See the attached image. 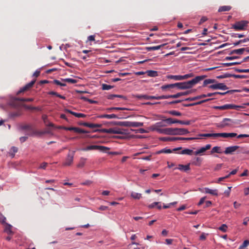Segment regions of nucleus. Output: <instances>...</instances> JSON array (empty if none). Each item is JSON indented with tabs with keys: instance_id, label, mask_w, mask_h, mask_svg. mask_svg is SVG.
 I'll use <instances>...</instances> for the list:
<instances>
[{
	"instance_id": "obj_1",
	"label": "nucleus",
	"mask_w": 249,
	"mask_h": 249,
	"mask_svg": "<svg viewBox=\"0 0 249 249\" xmlns=\"http://www.w3.org/2000/svg\"><path fill=\"white\" fill-rule=\"evenodd\" d=\"M207 75H202L195 77L191 80L175 83V87L178 89H186L193 88L195 85L201 81L204 80Z\"/></svg>"
},
{
	"instance_id": "obj_2",
	"label": "nucleus",
	"mask_w": 249,
	"mask_h": 249,
	"mask_svg": "<svg viewBox=\"0 0 249 249\" xmlns=\"http://www.w3.org/2000/svg\"><path fill=\"white\" fill-rule=\"evenodd\" d=\"M165 126L162 124V122H158L155 125L153 126L152 130L155 131L159 133L163 134L165 135H172L173 128H160V127Z\"/></svg>"
},
{
	"instance_id": "obj_3",
	"label": "nucleus",
	"mask_w": 249,
	"mask_h": 249,
	"mask_svg": "<svg viewBox=\"0 0 249 249\" xmlns=\"http://www.w3.org/2000/svg\"><path fill=\"white\" fill-rule=\"evenodd\" d=\"M93 132H100L109 134H128L127 131L125 129L119 128H110L109 129L103 128L101 129H96Z\"/></svg>"
},
{
	"instance_id": "obj_4",
	"label": "nucleus",
	"mask_w": 249,
	"mask_h": 249,
	"mask_svg": "<svg viewBox=\"0 0 249 249\" xmlns=\"http://www.w3.org/2000/svg\"><path fill=\"white\" fill-rule=\"evenodd\" d=\"M249 24V21L247 20H241L236 22L231 26V29L236 31H243L247 29Z\"/></svg>"
},
{
	"instance_id": "obj_5",
	"label": "nucleus",
	"mask_w": 249,
	"mask_h": 249,
	"mask_svg": "<svg viewBox=\"0 0 249 249\" xmlns=\"http://www.w3.org/2000/svg\"><path fill=\"white\" fill-rule=\"evenodd\" d=\"M197 138H183V137H165L160 138L161 141L164 142H174L178 140H193L197 139Z\"/></svg>"
},
{
	"instance_id": "obj_6",
	"label": "nucleus",
	"mask_w": 249,
	"mask_h": 249,
	"mask_svg": "<svg viewBox=\"0 0 249 249\" xmlns=\"http://www.w3.org/2000/svg\"><path fill=\"white\" fill-rule=\"evenodd\" d=\"M242 106H236L232 104H226L221 106H215L214 107L215 109L220 110H226V109H235L239 110L240 108H243Z\"/></svg>"
},
{
	"instance_id": "obj_7",
	"label": "nucleus",
	"mask_w": 249,
	"mask_h": 249,
	"mask_svg": "<svg viewBox=\"0 0 249 249\" xmlns=\"http://www.w3.org/2000/svg\"><path fill=\"white\" fill-rule=\"evenodd\" d=\"M75 151H71L69 152L67 155V158L65 160V161L63 163V165L64 166H70L73 162L74 155Z\"/></svg>"
},
{
	"instance_id": "obj_8",
	"label": "nucleus",
	"mask_w": 249,
	"mask_h": 249,
	"mask_svg": "<svg viewBox=\"0 0 249 249\" xmlns=\"http://www.w3.org/2000/svg\"><path fill=\"white\" fill-rule=\"evenodd\" d=\"M108 149H109L108 148L104 146L93 145L87 146L86 148L83 149V150L88 151L92 150H99L100 151H105L106 150Z\"/></svg>"
},
{
	"instance_id": "obj_9",
	"label": "nucleus",
	"mask_w": 249,
	"mask_h": 249,
	"mask_svg": "<svg viewBox=\"0 0 249 249\" xmlns=\"http://www.w3.org/2000/svg\"><path fill=\"white\" fill-rule=\"evenodd\" d=\"M189 133L185 128H173L172 135H183Z\"/></svg>"
},
{
	"instance_id": "obj_10",
	"label": "nucleus",
	"mask_w": 249,
	"mask_h": 249,
	"mask_svg": "<svg viewBox=\"0 0 249 249\" xmlns=\"http://www.w3.org/2000/svg\"><path fill=\"white\" fill-rule=\"evenodd\" d=\"M36 82V80H32L30 83L27 84L25 86H24L23 87L21 88L18 92L17 94L19 95V94L24 92L28 90H29L30 88H31L33 85H34L35 83Z\"/></svg>"
},
{
	"instance_id": "obj_11",
	"label": "nucleus",
	"mask_w": 249,
	"mask_h": 249,
	"mask_svg": "<svg viewBox=\"0 0 249 249\" xmlns=\"http://www.w3.org/2000/svg\"><path fill=\"white\" fill-rule=\"evenodd\" d=\"M209 88L213 89L226 90L228 89L227 86L224 83H217L216 84L212 85L210 86Z\"/></svg>"
},
{
	"instance_id": "obj_12",
	"label": "nucleus",
	"mask_w": 249,
	"mask_h": 249,
	"mask_svg": "<svg viewBox=\"0 0 249 249\" xmlns=\"http://www.w3.org/2000/svg\"><path fill=\"white\" fill-rule=\"evenodd\" d=\"M214 93H208L207 94H201L200 95H198L197 96H195L194 97H189L186 99H185V101H195L197 99H200L203 98H205L206 97H211Z\"/></svg>"
},
{
	"instance_id": "obj_13",
	"label": "nucleus",
	"mask_w": 249,
	"mask_h": 249,
	"mask_svg": "<svg viewBox=\"0 0 249 249\" xmlns=\"http://www.w3.org/2000/svg\"><path fill=\"white\" fill-rule=\"evenodd\" d=\"M65 129L69 131H73L75 132L78 133H88L89 132V131L85 130L84 129L76 127H65Z\"/></svg>"
},
{
	"instance_id": "obj_14",
	"label": "nucleus",
	"mask_w": 249,
	"mask_h": 249,
	"mask_svg": "<svg viewBox=\"0 0 249 249\" xmlns=\"http://www.w3.org/2000/svg\"><path fill=\"white\" fill-rule=\"evenodd\" d=\"M201 192H204L207 194H210L213 196H217L218 195V190L217 189H211L208 188H205L203 189L204 191L202 190L199 189Z\"/></svg>"
},
{
	"instance_id": "obj_15",
	"label": "nucleus",
	"mask_w": 249,
	"mask_h": 249,
	"mask_svg": "<svg viewBox=\"0 0 249 249\" xmlns=\"http://www.w3.org/2000/svg\"><path fill=\"white\" fill-rule=\"evenodd\" d=\"M239 148V146L236 145L228 147L226 148L224 153L225 154H232Z\"/></svg>"
},
{
	"instance_id": "obj_16",
	"label": "nucleus",
	"mask_w": 249,
	"mask_h": 249,
	"mask_svg": "<svg viewBox=\"0 0 249 249\" xmlns=\"http://www.w3.org/2000/svg\"><path fill=\"white\" fill-rule=\"evenodd\" d=\"M64 111L65 112L69 113L77 118H84L86 116V115H85L84 114L80 113H76V112L72 111L71 110L68 109H65L64 110Z\"/></svg>"
},
{
	"instance_id": "obj_17",
	"label": "nucleus",
	"mask_w": 249,
	"mask_h": 249,
	"mask_svg": "<svg viewBox=\"0 0 249 249\" xmlns=\"http://www.w3.org/2000/svg\"><path fill=\"white\" fill-rule=\"evenodd\" d=\"M227 121H231V119L229 118H224L221 123L216 124V126L218 128H224L229 125L228 123H225Z\"/></svg>"
},
{
	"instance_id": "obj_18",
	"label": "nucleus",
	"mask_w": 249,
	"mask_h": 249,
	"mask_svg": "<svg viewBox=\"0 0 249 249\" xmlns=\"http://www.w3.org/2000/svg\"><path fill=\"white\" fill-rule=\"evenodd\" d=\"M211 100V99H207L202 100V101H199V102H197L196 103H191V104H183V106L185 107H192V106H196V105H200L203 103L207 102Z\"/></svg>"
},
{
	"instance_id": "obj_19",
	"label": "nucleus",
	"mask_w": 249,
	"mask_h": 249,
	"mask_svg": "<svg viewBox=\"0 0 249 249\" xmlns=\"http://www.w3.org/2000/svg\"><path fill=\"white\" fill-rule=\"evenodd\" d=\"M192 92H193V90H187V91H184V92H180L177 93V94H173V96L174 97V98H177L181 96H185V95H189V94H191V93H192Z\"/></svg>"
},
{
	"instance_id": "obj_20",
	"label": "nucleus",
	"mask_w": 249,
	"mask_h": 249,
	"mask_svg": "<svg viewBox=\"0 0 249 249\" xmlns=\"http://www.w3.org/2000/svg\"><path fill=\"white\" fill-rule=\"evenodd\" d=\"M235 133H220V137L223 138H233L236 137Z\"/></svg>"
},
{
	"instance_id": "obj_21",
	"label": "nucleus",
	"mask_w": 249,
	"mask_h": 249,
	"mask_svg": "<svg viewBox=\"0 0 249 249\" xmlns=\"http://www.w3.org/2000/svg\"><path fill=\"white\" fill-rule=\"evenodd\" d=\"M167 77L168 79H174L176 81H181L183 80V75H169L167 76Z\"/></svg>"
},
{
	"instance_id": "obj_22",
	"label": "nucleus",
	"mask_w": 249,
	"mask_h": 249,
	"mask_svg": "<svg viewBox=\"0 0 249 249\" xmlns=\"http://www.w3.org/2000/svg\"><path fill=\"white\" fill-rule=\"evenodd\" d=\"M245 51V48H242L238 49L233 50L230 52L229 54L231 55L233 54H241Z\"/></svg>"
},
{
	"instance_id": "obj_23",
	"label": "nucleus",
	"mask_w": 249,
	"mask_h": 249,
	"mask_svg": "<svg viewBox=\"0 0 249 249\" xmlns=\"http://www.w3.org/2000/svg\"><path fill=\"white\" fill-rule=\"evenodd\" d=\"M128 110V108H125V107H109L107 108L106 109V111L108 112H110L113 111L115 110Z\"/></svg>"
},
{
	"instance_id": "obj_24",
	"label": "nucleus",
	"mask_w": 249,
	"mask_h": 249,
	"mask_svg": "<svg viewBox=\"0 0 249 249\" xmlns=\"http://www.w3.org/2000/svg\"><path fill=\"white\" fill-rule=\"evenodd\" d=\"M178 169L180 171L186 172L190 169V164L187 165L179 164Z\"/></svg>"
},
{
	"instance_id": "obj_25",
	"label": "nucleus",
	"mask_w": 249,
	"mask_h": 249,
	"mask_svg": "<svg viewBox=\"0 0 249 249\" xmlns=\"http://www.w3.org/2000/svg\"><path fill=\"white\" fill-rule=\"evenodd\" d=\"M115 97L120 98L124 100H125L126 97L122 95H117V94H109L107 95V99L108 100H113Z\"/></svg>"
},
{
	"instance_id": "obj_26",
	"label": "nucleus",
	"mask_w": 249,
	"mask_h": 249,
	"mask_svg": "<svg viewBox=\"0 0 249 249\" xmlns=\"http://www.w3.org/2000/svg\"><path fill=\"white\" fill-rule=\"evenodd\" d=\"M163 122H166L169 124H172L178 123L179 120L169 118L167 119H163Z\"/></svg>"
},
{
	"instance_id": "obj_27",
	"label": "nucleus",
	"mask_w": 249,
	"mask_h": 249,
	"mask_svg": "<svg viewBox=\"0 0 249 249\" xmlns=\"http://www.w3.org/2000/svg\"><path fill=\"white\" fill-rule=\"evenodd\" d=\"M166 44H163L156 46L148 47H146V50L148 51L158 50L160 49L162 47L164 46Z\"/></svg>"
},
{
	"instance_id": "obj_28",
	"label": "nucleus",
	"mask_w": 249,
	"mask_h": 249,
	"mask_svg": "<svg viewBox=\"0 0 249 249\" xmlns=\"http://www.w3.org/2000/svg\"><path fill=\"white\" fill-rule=\"evenodd\" d=\"M146 74L150 77H155L158 75L157 71L153 70H148L146 71Z\"/></svg>"
},
{
	"instance_id": "obj_29",
	"label": "nucleus",
	"mask_w": 249,
	"mask_h": 249,
	"mask_svg": "<svg viewBox=\"0 0 249 249\" xmlns=\"http://www.w3.org/2000/svg\"><path fill=\"white\" fill-rule=\"evenodd\" d=\"M193 153V150L186 148L182 150L180 152L178 153V154H182V155H192Z\"/></svg>"
},
{
	"instance_id": "obj_30",
	"label": "nucleus",
	"mask_w": 249,
	"mask_h": 249,
	"mask_svg": "<svg viewBox=\"0 0 249 249\" xmlns=\"http://www.w3.org/2000/svg\"><path fill=\"white\" fill-rule=\"evenodd\" d=\"M231 8V6L229 5H225L220 6L219 8L218 12H225V11H230Z\"/></svg>"
},
{
	"instance_id": "obj_31",
	"label": "nucleus",
	"mask_w": 249,
	"mask_h": 249,
	"mask_svg": "<svg viewBox=\"0 0 249 249\" xmlns=\"http://www.w3.org/2000/svg\"><path fill=\"white\" fill-rule=\"evenodd\" d=\"M174 88H175V83L163 85L161 87V89L163 90H166Z\"/></svg>"
},
{
	"instance_id": "obj_32",
	"label": "nucleus",
	"mask_w": 249,
	"mask_h": 249,
	"mask_svg": "<svg viewBox=\"0 0 249 249\" xmlns=\"http://www.w3.org/2000/svg\"><path fill=\"white\" fill-rule=\"evenodd\" d=\"M131 196L135 199H140L142 197V195L140 193L132 192L131 193Z\"/></svg>"
},
{
	"instance_id": "obj_33",
	"label": "nucleus",
	"mask_w": 249,
	"mask_h": 249,
	"mask_svg": "<svg viewBox=\"0 0 249 249\" xmlns=\"http://www.w3.org/2000/svg\"><path fill=\"white\" fill-rule=\"evenodd\" d=\"M18 148L15 146H12L9 151V154L12 157V158H14L15 155V153L18 152Z\"/></svg>"
},
{
	"instance_id": "obj_34",
	"label": "nucleus",
	"mask_w": 249,
	"mask_h": 249,
	"mask_svg": "<svg viewBox=\"0 0 249 249\" xmlns=\"http://www.w3.org/2000/svg\"><path fill=\"white\" fill-rule=\"evenodd\" d=\"M15 101H18L21 102H32L34 101V99L32 98H15Z\"/></svg>"
},
{
	"instance_id": "obj_35",
	"label": "nucleus",
	"mask_w": 249,
	"mask_h": 249,
	"mask_svg": "<svg viewBox=\"0 0 249 249\" xmlns=\"http://www.w3.org/2000/svg\"><path fill=\"white\" fill-rule=\"evenodd\" d=\"M48 94L51 95H55V96H56L61 99H66V97L65 96L61 95L59 94V93H58L57 92L53 91H51L48 92Z\"/></svg>"
},
{
	"instance_id": "obj_36",
	"label": "nucleus",
	"mask_w": 249,
	"mask_h": 249,
	"mask_svg": "<svg viewBox=\"0 0 249 249\" xmlns=\"http://www.w3.org/2000/svg\"><path fill=\"white\" fill-rule=\"evenodd\" d=\"M215 82V80L212 79H208L204 81L202 86L206 87L208 84L214 83Z\"/></svg>"
},
{
	"instance_id": "obj_37",
	"label": "nucleus",
	"mask_w": 249,
	"mask_h": 249,
	"mask_svg": "<svg viewBox=\"0 0 249 249\" xmlns=\"http://www.w3.org/2000/svg\"><path fill=\"white\" fill-rule=\"evenodd\" d=\"M148 96L149 95H145V94H144V95H142V94H136V95H134V96L138 99H145V100H148Z\"/></svg>"
},
{
	"instance_id": "obj_38",
	"label": "nucleus",
	"mask_w": 249,
	"mask_h": 249,
	"mask_svg": "<svg viewBox=\"0 0 249 249\" xmlns=\"http://www.w3.org/2000/svg\"><path fill=\"white\" fill-rule=\"evenodd\" d=\"M167 113L173 116H180L181 115V113L174 110L168 111Z\"/></svg>"
},
{
	"instance_id": "obj_39",
	"label": "nucleus",
	"mask_w": 249,
	"mask_h": 249,
	"mask_svg": "<svg viewBox=\"0 0 249 249\" xmlns=\"http://www.w3.org/2000/svg\"><path fill=\"white\" fill-rule=\"evenodd\" d=\"M86 160V159L84 158H81L80 160L79 163L77 164V167L78 168H82L83 167H84L85 164Z\"/></svg>"
},
{
	"instance_id": "obj_40",
	"label": "nucleus",
	"mask_w": 249,
	"mask_h": 249,
	"mask_svg": "<svg viewBox=\"0 0 249 249\" xmlns=\"http://www.w3.org/2000/svg\"><path fill=\"white\" fill-rule=\"evenodd\" d=\"M63 82H67L71 84H75L77 82V81L76 79H72V78H65L61 79Z\"/></svg>"
},
{
	"instance_id": "obj_41",
	"label": "nucleus",
	"mask_w": 249,
	"mask_h": 249,
	"mask_svg": "<svg viewBox=\"0 0 249 249\" xmlns=\"http://www.w3.org/2000/svg\"><path fill=\"white\" fill-rule=\"evenodd\" d=\"M232 77V74L229 73H226L223 74L219 75L217 76V78L218 79H223V78H229Z\"/></svg>"
},
{
	"instance_id": "obj_42",
	"label": "nucleus",
	"mask_w": 249,
	"mask_h": 249,
	"mask_svg": "<svg viewBox=\"0 0 249 249\" xmlns=\"http://www.w3.org/2000/svg\"><path fill=\"white\" fill-rule=\"evenodd\" d=\"M113 87H114V86H113L108 85H107L106 84H103L102 85V89L103 90H109V89H111L112 88H113Z\"/></svg>"
},
{
	"instance_id": "obj_43",
	"label": "nucleus",
	"mask_w": 249,
	"mask_h": 249,
	"mask_svg": "<svg viewBox=\"0 0 249 249\" xmlns=\"http://www.w3.org/2000/svg\"><path fill=\"white\" fill-rule=\"evenodd\" d=\"M143 125L142 122H131V127H140Z\"/></svg>"
},
{
	"instance_id": "obj_44",
	"label": "nucleus",
	"mask_w": 249,
	"mask_h": 249,
	"mask_svg": "<svg viewBox=\"0 0 249 249\" xmlns=\"http://www.w3.org/2000/svg\"><path fill=\"white\" fill-rule=\"evenodd\" d=\"M172 152H173L172 150H171L170 149L164 148V149H162L160 150V151H158V154H160V153L169 154V153H172Z\"/></svg>"
},
{
	"instance_id": "obj_45",
	"label": "nucleus",
	"mask_w": 249,
	"mask_h": 249,
	"mask_svg": "<svg viewBox=\"0 0 249 249\" xmlns=\"http://www.w3.org/2000/svg\"><path fill=\"white\" fill-rule=\"evenodd\" d=\"M205 151L206 150L204 147H202L198 150L195 151L194 153L196 155H202Z\"/></svg>"
},
{
	"instance_id": "obj_46",
	"label": "nucleus",
	"mask_w": 249,
	"mask_h": 249,
	"mask_svg": "<svg viewBox=\"0 0 249 249\" xmlns=\"http://www.w3.org/2000/svg\"><path fill=\"white\" fill-rule=\"evenodd\" d=\"M221 149L220 147L215 146L213 147L211 153H221V151H220Z\"/></svg>"
},
{
	"instance_id": "obj_47",
	"label": "nucleus",
	"mask_w": 249,
	"mask_h": 249,
	"mask_svg": "<svg viewBox=\"0 0 249 249\" xmlns=\"http://www.w3.org/2000/svg\"><path fill=\"white\" fill-rule=\"evenodd\" d=\"M81 99L85 101L88 102L90 104H96L97 103V102L96 101L88 99L87 97H84V96L81 97Z\"/></svg>"
},
{
	"instance_id": "obj_48",
	"label": "nucleus",
	"mask_w": 249,
	"mask_h": 249,
	"mask_svg": "<svg viewBox=\"0 0 249 249\" xmlns=\"http://www.w3.org/2000/svg\"><path fill=\"white\" fill-rule=\"evenodd\" d=\"M248 38H245L244 39H241V40H238L235 42L233 43V44L234 45V46H238L242 43H244V42L248 41Z\"/></svg>"
},
{
	"instance_id": "obj_49",
	"label": "nucleus",
	"mask_w": 249,
	"mask_h": 249,
	"mask_svg": "<svg viewBox=\"0 0 249 249\" xmlns=\"http://www.w3.org/2000/svg\"><path fill=\"white\" fill-rule=\"evenodd\" d=\"M53 84H55L57 85H59L62 87H65L66 86V84L65 83H62L59 80L55 79L53 81Z\"/></svg>"
},
{
	"instance_id": "obj_50",
	"label": "nucleus",
	"mask_w": 249,
	"mask_h": 249,
	"mask_svg": "<svg viewBox=\"0 0 249 249\" xmlns=\"http://www.w3.org/2000/svg\"><path fill=\"white\" fill-rule=\"evenodd\" d=\"M159 100L161 99H169V98H174V97L173 95H161L159 96Z\"/></svg>"
},
{
	"instance_id": "obj_51",
	"label": "nucleus",
	"mask_w": 249,
	"mask_h": 249,
	"mask_svg": "<svg viewBox=\"0 0 249 249\" xmlns=\"http://www.w3.org/2000/svg\"><path fill=\"white\" fill-rule=\"evenodd\" d=\"M107 119H119V118H120V117H119L117 115H116L115 114H107Z\"/></svg>"
},
{
	"instance_id": "obj_52",
	"label": "nucleus",
	"mask_w": 249,
	"mask_h": 249,
	"mask_svg": "<svg viewBox=\"0 0 249 249\" xmlns=\"http://www.w3.org/2000/svg\"><path fill=\"white\" fill-rule=\"evenodd\" d=\"M227 228V226L226 224H223L218 228V229L223 232H226Z\"/></svg>"
},
{
	"instance_id": "obj_53",
	"label": "nucleus",
	"mask_w": 249,
	"mask_h": 249,
	"mask_svg": "<svg viewBox=\"0 0 249 249\" xmlns=\"http://www.w3.org/2000/svg\"><path fill=\"white\" fill-rule=\"evenodd\" d=\"M120 124L121 125L131 127V122L126 121L124 122H120Z\"/></svg>"
},
{
	"instance_id": "obj_54",
	"label": "nucleus",
	"mask_w": 249,
	"mask_h": 249,
	"mask_svg": "<svg viewBox=\"0 0 249 249\" xmlns=\"http://www.w3.org/2000/svg\"><path fill=\"white\" fill-rule=\"evenodd\" d=\"M5 231L8 234H11L12 233L11 230V226L10 225H7L5 228Z\"/></svg>"
},
{
	"instance_id": "obj_55",
	"label": "nucleus",
	"mask_w": 249,
	"mask_h": 249,
	"mask_svg": "<svg viewBox=\"0 0 249 249\" xmlns=\"http://www.w3.org/2000/svg\"><path fill=\"white\" fill-rule=\"evenodd\" d=\"M183 100H175V101H173L169 102H165V104H169V105L176 104L181 102Z\"/></svg>"
},
{
	"instance_id": "obj_56",
	"label": "nucleus",
	"mask_w": 249,
	"mask_h": 249,
	"mask_svg": "<svg viewBox=\"0 0 249 249\" xmlns=\"http://www.w3.org/2000/svg\"><path fill=\"white\" fill-rule=\"evenodd\" d=\"M194 75L193 73H190L185 74V75H183V80L193 77H194Z\"/></svg>"
},
{
	"instance_id": "obj_57",
	"label": "nucleus",
	"mask_w": 249,
	"mask_h": 249,
	"mask_svg": "<svg viewBox=\"0 0 249 249\" xmlns=\"http://www.w3.org/2000/svg\"><path fill=\"white\" fill-rule=\"evenodd\" d=\"M232 77H234L235 78H246L247 77L246 75H236V74H232Z\"/></svg>"
},
{
	"instance_id": "obj_58",
	"label": "nucleus",
	"mask_w": 249,
	"mask_h": 249,
	"mask_svg": "<svg viewBox=\"0 0 249 249\" xmlns=\"http://www.w3.org/2000/svg\"><path fill=\"white\" fill-rule=\"evenodd\" d=\"M239 58V56H226L225 58L226 60H232L235 59H237Z\"/></svg>"
},
{
	"instance_id": "obj_59",
	"label": "nucleus",
	"mask_w": 249,
	"mask_h": 249,
	"mask_svg": "<svg viewBox=\"0 0 249 249\" xmlns=\"http://www.w3.org/2000/svg\"><path fill=\"white\" fill-rule=\"evenodd\" d=\"M160 203V202H155L149 205L148 208L149 209L154 208L156 205H158Z\"/></svg>"
},
{
	"instance_id": "obj_60",
	"label": "nucleus",
	"mask_w": 249,
	"mask_h": 249,
	"mask_svg": "<svg viewBox=\"0 0 249 249\" xmlns=\"http://www.w3.org/2000/svg\"><path fill=\"white\" fill-rule=\"evenodd\" d=\"M80 125H83L84 126H87L89 128H92V123H88L86 122L81 123L80 124Z\"/></svg>"
},
{
	"instance_id": "obj_61",
	"label": "nucleus",
	"mask_w": 249,
	"mask_h": 249,
	"mask_svg": "<svg viewBox=\"0 0 249 249\" xmlns=\"http://www.w3.org/2000/svg\"><path fill=\"white\" fill-rule=\"evenodd\" d=\"M44 134H45V132H44L43 131H34L33 132V135H38V136H40V135H43Z\"/></svg>"
},
{
	"instance_id": "obj_62",
	"label": "nucleus",
	"mask_w": 249,
	"mask_h": 249,
	"mask_svg": "<svg viewBox=\"0 0 249 249\" xmlns=\"http://www.w3.org/2000/svg\"><path fill=\"white\" fill-rule=\"evenodd\" d=\"M235 71L238 72H249V69H236Z\"/></svg>"
},
{
	"instance_id": "obj_63",
	"label": "nucleus",
	"mask_w": 249,
	"mask_h": 249,
	"mask_svg": "<svg viewBox=\"0 0 249 249\" xmlns=\"http://www.w3.org/2000/svg\"><path fill=\"white\" fill-rule=\"evenodd\" d=\"M178 124H185V125H189L190 124V121H181L179 120Z\"/></svg>"
},
{
	"instance_id": "obj_64",
	"label": "nucleus",
	"mask_w": 249,
	"mask_h": 249,
	"mask_svg": "<svg viewBox=\"0 0 249 249\" xmlns=\"http://www.w3.org/2000/svg\"><path fill=\"white\" fill-rule=\"evenodd\" d=\"M247 241H244L243 243L241 246H240L238 249H246V248L247 247Z\"/></svg>"
}]
</instances>
